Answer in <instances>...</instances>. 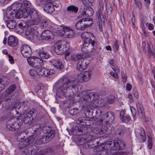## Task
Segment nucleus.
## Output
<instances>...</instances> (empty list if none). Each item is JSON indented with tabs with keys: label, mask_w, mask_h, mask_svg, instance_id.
<instances>
[{
	"label": "nucleus",
	"mask_w": 155,
	"mask_h": 155,
	"mask_svg": "<svg viewBox=\"0 0 155 155\" xmlns=\"http://www.w3.org/2000/svg\"><path fill=\"white\" fill-rule=\"evenodd\" d=\"M40 74L43 77H46L50 74V71L46 68H43L39 71Z\"/></svg>",
	"instance_id": "ea45409f"
},
{
	"label": "nucleus",
	"mask_w": 155,
	"mask_h": 155,
	"mask_svg": "<svg viewBox=\"0 0 155 155\" xmlns=\"http://www.w3.org/2000/svg\"><path fill=\"white\" fill-rule=\"evenodd\" d=\"M124 112L122 110L120 113V118L121 120L124 123H127L130 120V118L127 116H124Z\"/></svg>",
	"instance_id": "79ce46f5"
},
{
	"label": "nucleus",
	"mask_w": 155,
	"mask_h": 155,
	"mask_svg": "<svg viewBox=\"0 0 155 155\" xmlns=\"http://www.w3.org/2000/svg\"><path fill=\"white\" fill-rule=\"evenodd\" d=\"M75 27L76 29L78 30H82L86 28L81 19L77 22L75 25Z\"/></svg>",
	"instance_id": "4c0bfd02"
},
{
	"label": "nucleus",
	"mask_w": 155,
	"mask_h": 155,
	"mask_svg": "<svg viewBox=\"0 0 155 155\" xmlns=\"http://www.w3.org/2000/svg\"><path fill=\"white\" fill-rule=\"evenodd\" d=\"M41 134H33L32 136L33 137L34 141L35 144H41L43 143L42 140V135H41Z\"/></svg>",
	"instance_id": "c756f323"
},
{
	"label": "nucleus",
	"mask_w": 155,
	"mask_h": 155,
	"mask_svg": "<svg viewBox=\"0 0 155 155\" xmlns=\"http://www.w3.org/2000/svg\"><path fill=\"white\" fill-rule=\"evenodd\" d=\"M16 86L15 84H12L9 86L8 88L6 89L5 92H3V93H5L4 94L5 97H7L8 95L14 91L16 89Z\"/></svg>",
	"instance_id": "473e14b6"
},
{
	"label": "nucleus",
	"mask_w": 155,
	"mask_h": 155,
	"mask_svg": "<svg viewBox=\"0 0 155 155\" xmlns=\"http://www.w3.org/2000/svg\"><path fill=\"white\" fill-rule=\"evenodd\" d=\"M71 59L74 61H79L80 59L82 58V55L81 54H73L71 56Z\"/></svg>",
	"instance_id": "c03bdc74"
},
{
	"label": "nucleus",
	"mask_w": 155,
	"mask_h": 155,
	"mask_svg": "<svg viewBox=\"0 0 155 155\" xmlns=\"http://www.w3.org/2000/svg\"><path fill=\"white\" fill-rule=\"evenodd\" d=\"M96 124L98 125H105L108 124V121L105 120L104 117L103 118L98 119L96 122Z\"/></svg>",
	"instance_id": "37998d69"
},
{
	"label": "nucleus",
	"mask_w": 155,
	"mask_h": 155,
	"mask_svg": "<svg viewBox=\"0 0 155 155\" xmlns=\"http://www.w3.org/2000/svg\"><path fill=\"white\" fill-rule=\"evenodd\" d=\"M23 5L24 8L23 9H27L28 11L29 9L32 8H31V3L28 1H25L23 2Z\"/></svg>",
	"instance_id": "09e8293b"
},
{
	"label": "nucleus",
	"mask_w": 155,
	"mask_h": 155,
	"mask_svg": "<svg viewBox=\"0 0 155 155\" xmlns=\"http://www.w3.org/2000/svg\"><path fill=\"white\" fill-rule=\"evenodd\" d=\"M124 133V127H119L118 129L116 131V134L119 137L122 136Z\"/></svg>",
	"instance_id": "a18cd8bd"
},
{
	"label": "nucleus",
	"mask_w": 155,
	"mask_h": 155,
	"mask_svg": "<svg viewBox=\"0 0 155 155\" xmlns=\"http://www.w3.org/2000/svg\"><path fill=\"white\" fill-rule=\"evenodd\" d=\"M5 23L7 27L10 29H16V23L15 21L12 20H7L5 21Z\"/></svg>",
	"instance_id": "2f4dec72"
},
{
	"label": "nucleus",
	"mask_w": 155,
	"mask_h": 155,
	"mask_svg": "<svg viewBox=\"0 0 155 155\" xmlns=\"http://www.w3.org/2000/svg\"><path fill=\"white\" fill-rule=\"evenodd\" d=\"M103 117L105 120L107 119L109 122H112L114 119V114L111 111H109L106 113Z\"/></svg>",
	"instance_id": "7c9ffc66"
},
{
	"label": "nucleus",
	"mask_w": 155,
	"mask_h": 155,
	"mask_svg": "<svg viewBox=\"0 0 155 155\" xmlns=\"http://www.w3.org/2000/svg\"><path fill=\"white\" fill-rule=\"evenodd\" d=\"M25 133L23 132L18 134L17 138L18 141L20 142L18 144V147L19 149H22L26 146L31 143L34 141V139L32 136L27 137H25L24 136Z\"/></svg>",
	"instance_id": "39448f33"
},
{
	"label": "nucleus",
	"mask_w": 155,
	"mask_h": 155,
	"mask_svg": "<svg viewBox=\"0 0 155 155\" xmlns=\"http://www.w3.org/2000/svg\"><path fill=\"white\" fill-rule=\"evenodd\" d=\"M125 143L124 141L120 140L110 141L105 144L107 150H102L98 152L96 155H127L125 152H119L124 147Z\"/></svg>",
	"instance_id": "f03ea898"
},
{
	"label": "nucleus",
	"mask_w": 155,
	"mask_h": 155,
	"mask_svg": "<svg viewBox=\"0 0 155 155\" xmlns=\"http://www.w3.org/2000/svg\"><path fill=\"white\" fill-rule=\"evenodd\" d=\"M114 97L111 96L109 97L107 99V103L112 104L114 103Z\"/></svg>",
	"instance_id": "5fc2aeb1"
},
{
	"label": "nucleus",
	"mask_w": 155,
	"mask_h": 155,
	"mask_svg": "<svg viewBox=\"0 0 155 155\" xmlns=\"http://www.w3.org/2000/svg\"><path fill=\"white\" fill-rule=\"evenodd\" d=\"M130 110L133 116L134 117L136 114V112L135 109L133 107H130Z\"/></svg>",
	"instance_id": "4d7b16f0"
},
{
	"label": "nucleus",
	"mask_w": 155,
	"mask_h": 155,
	"mask_svg": "<svg viewBox=\"0 0 155 155\" xmlns=\"http://www.w3.org/2000/svg\"><path fill=\"white\" fill-rule=\"evenodd\" d=\"M44 9L46 12L49 14H51L55 10L53 4L50 2V0L47 2L44 7Z\"/></svg>",
	"instance_id": "aec40b11"
},
{
	"label": "nucleus",
	"mask_w": 155,
	"mask_h": 155,
	"mask_svg": "<svg viewBox=\"0 0 155 155\" xmlns=\"http://www.w3.org/2000/svg\"><path fill=\"white\" fill-rule=\"evenodd\" d=\"M135 3L136 4V5L137 6L138 8L139 9H140L142 8V5H141V3L140 2L138 1L136 2V0H135Z\"/></svg>",
	"instance_id": "bf43d9fd"
},
{
	"label": "nucleus",
	"mask_w": 155,
	"mask_h": 155,
	"mask_svg": "<svg viewBox=\"0 0 155 155\" xmlns=\"http://www.w3.org/2000/svg\"><path fill=\"white\" fill-rule=\"evenodd\" d=\"M10 80L7 77H3L0 79V91L3 90L5 87L7 86V85L9 83Z\"/></svg>",
	"instance_id": "b1692460"
},
{
	"label": "nucleus",
	"mask_w": 155,
	"mask_h": 155,
	"mask_svg": "<svg viewBox=\"0 0 155 155\" xmlns=\"http://www.w3.org/2000/svg\"><path fill=\"white\" fill-rule=\"evenodd\" d=\"M29 65L38 71L42 69L43 62L40 59L33 57L32 58L27 59Z\"/></svg>",
	"instance_id": "0eeeda50"
},
{
	"label": "nucleus",
	"mask_w": 155,
	"mask_h": 155,
	"mask_svg": "<svg viewBox=\"0 0 155 155\" xmlns=\"http://www.w3.org/2000/svg\"><path fill=\"white\" fill-rule=\"evenodd\" d=\"M137 111L139 116L143 118L145 116L144 109L142 105L139 103H138L137 104Z\"/></svg>",
	"instance_id": "e433bc0d"
},
{
	"label": "nucleus",
	"mask_w": 155,
	"mask_h": 155,
	"mask_svg": "<svg viewBox=\"0 0 155 155\" xmlns=\"http://www.w3.org/2000/svg\"><path fill=\"white\" fill-rule=\"evenodd\" d=\"M20 51L22 55L25 57L29 58L33 57L31 56L32 52L31 49L27 45H23L20 48Z\"/></svg>",
	"instance_id": "f8f14e48"
},
{
	"label": "nucleus",
	"mask_w": 155,
	"mask_h": 155,
	"mask_svg": "<svg viewBox=\"0 0 155 155\" xmlns=\"http://www.w3.org/2000/svg\"><path fill=\"white\" fill-rule=\"evenodd\" d=\"M41 84H38V86H37L36 88L35 91L36 92H38V91L41 89Z\"/></svg>",
	"instance_id": "338daca9"
},
{
	"label": "nucleus",
	"mask_w": 155,
	"mask_h": 155,
	"mask_svg": "<svg viewBox=\"0 0 155 155\" xmlns=\"http://www.w3.org/2000/svg\"><path fill=\"white\" fill-rule=\"evenodd\" d=\"M91 74L90 70L83 72L78 75V79L82 82L87 81L90 79Z\"/></svg>",
	"instance_id": "dca6fc26"
},
{
	"label": "nucleus",
	"mask_w": 155,
	"mask_h": 155,
	"mask_svg": "<svg viewBox=\"0 0 155 155\" xmlns=\"http://www.w3.org/2000/svg\"><path fill=\"white\" fill-rule=\"evenodd\" d=\"M64 35L67 38H71L74 37L75 35L74 31L72 29L65 27L63 28Z\"/></svg>",
	"instance_id": "4be33fe9"
},
{
	"label": "nucleus",
	"mask_w": 155,
	"mask_h": 155,
	"mask_svg": "<svg viewBox=\"0 0 155 155\" xmlns=\"http://www.w3.org/2000/svg\"><path fill=\"white\" fill-rule=\"evenodd\" d=\"M112 69L115 71L117 73H118L119 72V70L117 66L113 67H112Z\"/></svg>",
	"instance_id": "0e129e2a"
},
{
	"label": "nucleus",
	"mask_w": 155,
	"mask_h": 155,
	"mask_svg": "<svg viewBox=\"0 0 155 155\" xmlns=\"http://www.w3.org/2000/svg\"><path fill=\"white\" fill-rule=\"evenodd\" d=\"M46 135H42V140L43 143H46L49 142L54 137L55 130H49L46 131Z\"/></svg>",
	"instance_id": "4468645a"
},
{
	"label": "nucleus",
	"mask_w": 155,
	"mask_h": 155,
	"mask_svg": "<svg viewBox=\"0 0 155 155\" xmlns=\"http://www.w3.org/2000/svg\"><path fill=\"white\" fill-rule=\"evenodd\" d=\"M58 89L57 92L60 93L66 98L72 97L76 91L78 82L77 80H70L66 76L61 78L57 82Z\"/></svg>",
	"instance_id": "f257e3e1"
},
{
	"label": "nucleus",
	"mask_w": 155,
	"mask_h": 155,
	"mask_svg": "<svg viewBox=\"0 0 155 155\" xmlns=\"http://www.w3.org/2000/svg\"><path fill=\"white\" fill-rule=\"evenodd\" d=\"M8 43L9 45L11 47L16 46L18 44V39L14 36H10L8 38Z\"/></svg>",
	"instance_id": "bb28decb"
},
{
	"label": "nucleus",
	"mask_w": 155,
	"mask_h": 155,
	"mask_svg": "<svg viewBox=\"0 0 155 155\" xmlns=\"http://www.w3.org/2000/svg\"><path fill=\"white\" fill-rule=\"evenodd\" d=\"M135 132L136 133L137 136L140 141L143 142L146 140V133L143 129L140 128L138 130H136Z\"/></svg>",
	"instance_id": "6ab92c4d"
},
{
	"label": "nucleus",
	"mask_w": 155,
	"mask_h": 155,
	"mask_svg": "<svg viewBox=\"0 0 155 155\" xmlns=\"http://www.w3.org/2000/svg\"><path fill=\"white\" fill-rule=\"evenodd\" d=\"M32 128L34 131L33 134H41V132H42L43 126L40 124H36L33 126Z\"/></svg>",
	"instance_id": "c85d7f7f"
},
{
	"label": "nucleus",
	"mask_w": 155,
	"mask_h": 155,
	"mask_svg": "<svg viewBox=\"0 0 155 155\" xmlns=\"http://www.w3.org/2000/svg\"><path fill=\"white\" fill-rule=\"evenodd\" d=\"M100 8L96 12V17L97 18L99 21H102L104 19V17L103 14L104 9V6L102 3H100Z\"/></svg>",
	"instance_id": "a878e982"
},
{
	"label": "nucleus",
	"mask_w": 155,
	"mask_h": 155,
	"mask_svg": "<svg viewBox=\"0 0 155 155\" xmlns=\"http://www.w3.org/2000/svg\"><path fill=\"white\" fill-rule=\"evenodd\" d=\"M39 32H41V35H40L41 36L42 39L48 40L51 39L52 33L51 31L46 30L43 31L42 32L39 30Z\"/></svg>",
	"instance_id": "5701e85b"
},
{
	"label": "nucleus",
	"mask_w": 155,
	"mask_h": 155,
	"mask_svg": "<svg viewBox=\"0 0 155 155\" xmlns=\"http://www.w3.org/2000/svg\"><path fill=\"white\" fill-rule=\"evenodd\" d=\"M62 41H59L55 42L54 45V51L59 55L64 54L66 51L64 49V46L62 45Z\"/></svg>",
	"instance_id": "2eb2a0df"
},
{
	"label": "nucleus",
	"mask_w": 155,
	"mask_h": 155,
	"mask_svg": "<svg viewBox=\"0 0 155 155\" xmlns=\"http://www.w3.org/2000/svg\"><path fill=\"white\" fill-rule=\"evenodd\" d=\"M28 11L29 12V17L32 19L26 22V25L28 26H30L34 25H37L40 21L41 17L38 14L37 12L33 8L29 9Z\"/></svg>",
	"instance_id": "423d86ee"
},
{
	"label": "nucleus",
	"mask_w": 155,
	"mask_h": 155,
	"mask_svg": "<svg viewBox=\"0 0 155 155\" xmlns=\"http://www.w3.org/2000/svg\"><path fill=\"white\" fill-rule=\"evenodd\" d=\"M70 48V45L69 44L67 43H66L65 44V47H64V49L66 51H67Z\"/></svg>",
	"instance_id": "680f3d73"
},
{
	"label": "nucleus",
	"mask_w": 155,
	"mask_h": 155,
	"mask_svg": "<svg viewBox=\"0 0 155 155\" xmlns=\"http://www.w3.org/2000/svg\"><path fill=\"white\" fill-rule=\"evenodd\" d=\"M78 11V8L75 6L71 5L67 7V12L68 15L73 13L76 14Z\"/></svg>",
	"instance_id": "c9c22d12"
},
{
	"label": "nucleus",
	"mask_w": 155,
	"mask_h": 155,
	"mask_svg": "<svg viewBox=\"0 0 155 155\" xmlns=\"http://www.w3.org/2000/svg\"><path fill=\"white\" fill-rule=\"evenodd\" d=\"M15 120V118H10L8 121L6 123L7 128L12 131H15L18 129L21 126V123L17 124Z\"/></svg>",
	"instance_id": "9d476101"
},
{
	"label": "nucleus",
	"mask_w": 155,
	"mask_h": 155,
	"mask_svg": "<svg viewBox=\"0 0 155 155\" xmlns=\"http://www.w3.org/2000/svg\"><path fill=\"white\" fill-rule=\"evenodd\" d=\"M31 111H30L25 115L23 119V122L25 124H27L31 123L33 119L32 117L31 113Z\"/></svg>",
	"instance_id": "cd10ccee"
},
{
	"label": "nucleus",
	"mask_w": 155,
	"mask_h": 155,
	"mask_svg": "<svg viewBox=\"0 0 155 155\" xmlns=\"http://www.w3.org/2000/svg\"><path fill=\"white\" fill-rule=\"evenodd\" d=\"M132 86L130 84H127L126 86V90L128 91H130L131 89Z\"/></svg>",
	"instance_id": "774afa93"
},
{
	"label": "nucleus",
	"mask_w": 155,
	"mask_h": 155,
	"mask_svg": "<svg viewBox=\"0 0 155 155\" xmlns=\"http://www.w3.org/2000/svg\"><path fill=\"white\" fill-rule=\"evenodd\" d=\"M44 153L48 155H53L54 153V150L51 148L45 149L44 150Z\"/></svg>",
	"instance_id": "8fccbe9b"
},
{
	"label": "nucleus",
	"mask_w": 155,
	"mask_h": 155,
	"mask_svg": "<svg viewBox=\"0 0 155 155\" xmlns=\"http://www.w3.org/2000/svg\"><path fill=\"white\" fill-rule=\"evenodd\" d=\"M8 57L9 58V60L11 63L12 64L14 62V60L13 57L11 56L10 54L8 55Z\"/></svg>",
	"instance_id": "69168bd1"
},
{
	"label": "nucleus",
	"mask_w": 155,
	"mask_h": 155,
	"mask_svg": "<svg viewBox=\"0 0 155 155\" xmlns=\"http://www.w3.org/2000/svg\"><path fill=\"white\" fill-rule=\"evenodd\" d=\"M19 105V104L18 103H15L14 104V105H12L11 107L10 108H9L11 110H12L13 109H14L15 108L17 107H18V105Z\"/></svg>",
	"instance_id": "e2e57ef3"
},
{
	"label": "nucleus",
	"mask_w": 155,
	"mask_h": 155,
	"mask_svg": "<svg viewBox=\"0 0 155 155\" xmlns=\"http://www.w3.org/2000/svg\"><path fill=\"white\" fill-rule=\"evenodd\" d=\"M22 10L18 11H9V9H7L6 12V16L8 19L16 18L19 19L22 17Z\"/></svg>",
	"instance_id": "6e6552de"
},
{
	"label": "nucleus",
	"mask_w": 155,
	"mask_h": 155,
	"mask_svg": "<svg viewBox=\"0 0 155 155\" xmlns=\"http://www.w3.org/2000/svg\"><path fill=\"white\" fill-rule=\"evenodd\" d=\"M83 96L84 101L88 103L90 101H93L97 99L98 97V94L96 93H89L86 91L83 92Z\"/></svg>",
	"instance_id": "1a4fd4ad"
},
{
	"label": "nucleus",
	"mask_w": 155,
	"mask_h": 155,
	"mask_svg": "<svg viewBox=\"0 0 155 155\" xmlns=\"http://www.w3.org/2000/svg\"><path fill=\"white\" fill-rule=\"evenodd\" d=\"M69 113L72 115H75L78 113L80 112V110L78 108H73L69 109Z\"/></svg>",
	"instance_id": "de8ad7c7"
},
{
	"label": "nucleus",
	"mask_w": 155,
	"mask_h": 155,
	"mask_svg": "<svg viewBox=\"0 0 155 155\" xmlns=\"http://www.w3.org/2000/svg\"><path fill=\"white\" fill-rule=\"evenodd\" d=\"M147 45H148V51L154 58L155 57V48H153L152 45L148 44Z\"/></svg>",
	"instance_id": "49530a36"
},
{
	"label": "nucleus",
	"mask_w": 155,
	"mask_h": 155,
	"mask_svg": "<svg viewBox=\"0 0 155 155\" xmlns=\"http://www.w3.org/2000/svg\"><path fill=\"white\" fill-rule=\"evenodd\" d=\"M113 47L115 50L117 51L118 50L119 45L117 41H116L114 42Z\"/></svg>",
	"instance_id": "6e6d98bb"
},
{
	"label": "nucleus",
	"mask_w": 155,
	"mask_h": 155,
	"mask_svg": "<svg viewBox=\"0 0 155 155\" xmlns=\"http://www.w3.org/2000/svg\"><path fill=\"white\" fill-rule=\"evenodd\" d=\"M83 22L84 24V25L86 28H87L91 26L93 24V21L91 18H82Z\"/></svg>",
	"instance_id": "72a5a7b5"
},
{
	"label": "nucleus",
	"mask_w": 155,
	"mask_h": 155,
	"mask_svg": "<svg viewBox=\"0 0 155 155\" xmlns=\"http://www.w3.org/2000/svg\"><path fill=\"white\" fill-rule=\"evenodd\" d=\"M93 14L94 11L92 8L85 6L82 10L81 15L83 16L85 15L86 17H91Z\"/></svg>",
	"instance_id": "412c9836"
},
{
	"label": "nucleus",
	"mask_w": 155,
	"mask_h": 155,
	"mask_svg": "<svg viewBox=\"0 0 155 155\" xmlns=\"http://www.w3.org/2000/svg\"><path fill=\"white\" fill-rule=\"evenodd\" d=\"M39 54L41 58L44 59H48L50 56V54L42 50L39 51Z\"/></svg>",
	"instance_id": "a19ab883"
},
{
	"label": "nucleus",
	"mask_w": 155,
	"mask_h": 155,
	"mask_svg": "<svg viewBox=\"0 0 155 155\" xmlns=\"http://www.w3.org/2000/svg\"><path fill=\"white\" fill-rule=\"evenodd\" d=\"M29 74L35 80H38L39 78V75H38L37 72L33 69H30L29 71Z\"/></svg>",
	"instance_id": "58836bf2"
},
{
	"label": "nucleus",
	"mask_w": 155,
	"mask_h": 155,
	"mask_svg": "<svg viewBox=\"0 0 155 155\" xmlns=\"http://www.w3.org/2000/svg\"><path fill=\"white\" fill-rule=\"evenodd\" d=\"M37 148L35 146H29L23 150L21 155H34L37 153Z\"/></svg>",
	"instance_id": "f3484780"
},
{
	"label": "nucleus",
	"mask_w": 155,
	"mask_h": 155,
	"mask_svg": "<svg viewBox=\"0 0 155 155\" xmlns=\"http://www.w3.org/2000/svg\"><path fill=\"white\" fill-rule=\"evenodd\" d=\"M94 139L92 134L86 135L84 137L80 138L78 140V143L80 145H83L85 143H90Z\"/></svg>",
	"instance_id": "a211bd4d"
},
{
	"label": "nucleus",
	"mask_w": 155,
	"mask_h": 155,
	"mask_svg": "<svg viewBox=\"0 0 155 155\" xmlns=\"http://www.w3.org/2000/svg\"><path fill=\"white\" fill-rule=\"evenodd\" d=\"M106 10L108 14L110 15L112 13L113 9L110 3H106Z\"/></svg>",
	"instance_id": "3c124183"
},
{
	"label": "nucleus",
	"mask_w": 155,
	"mask_h": 155,
	"mask_svg": "<svg viewBox=\"0 0 155 155\" xmlns=\"http://www.w3.org/2000/svg\"><path fill=\"white\" fill-rule=\"evenodd\" d=\"M83 119L82 118H79L77 121V123L84 127H77L75 128V131L79 133L78 134L80 135H84L85 134H91L93 132L94 130V127L89 126L87 127L85 126L89 124H87V121L86 122L83 121Z\"/></svg>",
	"instance_id": "20e7f679"
},
{
	"label": "nucleus",
	"mask_w": 155,
	"mask_h": 155,
	"mask_svg": "<svg viewBox=\"0 0 155 155\" xmlns=\"http://www.w3.org/2000/svg\"><path fill=\"white\" fill-rule=\"evenodd\" d=\"M37 27H31L28 29L25 32V35L27 38L30 39H32L35 36H38L41 35V32H39V30L36 29Z\"/></svg>",
	"instance_id": "9b49d317"
},
{
	"label": "nucleus",
	"mask_w": 155,
	"mask_h": 155,
	"mask_svg": "<svg viewBox=\"0 0 155 155\" xmlns=\"http://www.w3.org/2000/svg\"><path fill=\"white\" fill-rule=\"evenodd\" d=\"M84 41L81 51L85 53H88L95 50L97 46V43L92 39H94L93 34L89 32H84L81 35Z\"/></svg>",
	"instance_id": "7ed1b4c3"
},
{
	"label": "nucleus",
	"mask_w": 155,
	"mask_h": 155,
	"mask_svg": "<svg viewBox=\"0 0 155 155\" xmlns=\"http://www.w3.org/2000/svg\"><path fill=\"white\" fill-rule=\"evenodd\" d=\"M152 140L151 138L148 137L147 143V147L149 149H151L152 147Z\"/></svg>",
	"instance_id": "864d4df0"
},
{
	"label": "nucleus",
	"mask_w": 155,
	"mask_h": 155,
	"mask_svg": "<svg viewBox=\"0 0 155 155\" xmlns=\"http://www.w3.org/2000/svg\"><path fill=\"white\" fill-rule=\"evenodd\" d=\"M23 7V4L21 3H13L11 6L9 7L7 9H9V11H18L19 10H22Z\"/></svg>",
	"instance_id": "393cba45"
},
{
	"label": "nucleus",
	"mask_w": 155,
	"mask_h": 155,
	"mask_svg": "<svg viewBox=\"0 0 155 155\" xmlns=\"http://www.w3.org/2000/svg\"><path fill=\"white\" fill-rule=\"evenodd\" d=\"M89 60L87 58H82L78 61L77 63V69L79 71H82L85 69L89 64Z\"/></svg>",
	"instance_id": "ddd939ff"
},
{
	"label": "nucleus",
	"mask_w": 155,
	"mask_h": 155,
	"mask_svg": "<svg viewBox=\"0 0 155 155\" xmlns=\"http://www.w3.org/2000/svg\"><path fill=\"white\" fill-rule=\"evenodd\" d=\"M53 65L57 68L61 70L64 68L63 65L59 60H54L52 61Z\"/></svg>",
	"instance_id": "f704fd0d"
},
{
	"label": "nucleus",
	"mask_w": 155,
	"mask_h": 155,
	"mask_svg": "<svg viewBox=\"0 0 155 155\" xmlns=\"http://www.w3.org/2000/svg\"><path fill=\"white\" fill-rule=\"evenodd\" d=\"M58 31L56 29L53 28L52 31H51V32L52 33V34L54 35L57 36L58 35Z\"/></svg>",
	"instance_id": "13d9d810"
},
{
	"label": "nucleus",
	"mask_w": 155,
	"mask_h": 155,
	"mask_svg": "<svg viewBox=\"0 0 155 155\" xmlns=\"http://www.w3.org/2000/svg\"><path fill=\"white\" fill-rule=\"evenodd\" d=\"M41 25L42 27H46L48 24L47 22L46 21H44L43 20H42L41 21Z\"/></svg>",
	"instance_id": "052dcab7"
},
{
	"label": "nucleus",
	"mask_w": 155,
	"mask_h": 155,
	"mask_svg": "<svg viewBox=\"0 0 155 155\" xmlns=\"http://www.w3.org/2000/svg\"><path fill=\"white\" fill-rule=\"evenodd\" d=\"M30 12L27 9H22V17L26 18L29 17Z\"/></svg>",
	"instance_id": "603ef678"
}]
</instances>
